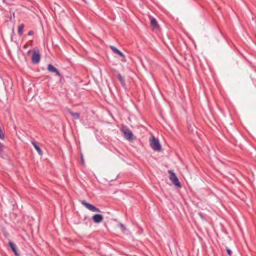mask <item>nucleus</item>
<instances>
[{"mask_svg":"<svg viewBox=\"0 0 256 256\" xmlns=\"http://www.w3.org/2000/svg\"><path fill=\"white\" fill-rule=\"evenodd\" d=\"M168 173L170 174V180L172 182V183L176 188H182V185L179 182L178 178L177 177L176 174L172 170H169Z\"/></svg>","mask_w":256,"mask_h":256,"instance_id":"2","label":"nucleus"},{"mask_svg":"<svg viewBox=\"0 0 256 256\" xmlns=\"http://www.w3.org/2000/svg\"><path fill=\"white\" fill-rule=\"evenodd\" d=\"M32 51V50H30L28 52V54H30Z\"/></svg>","mask_w":256,"mask_h":256,"instance_id":"23","label":"nucleus"},{"mask_svg":"<svg viewBox=\"0 0 256 256\" xmlns=\"http://www.w3.org/2000/svg\"><path fill=\"white\" fill-rule=\"evenodd\" d=\"M199 215L200 216L202 219H204V216L202 213H200Z\"/></svg>","mask_w":256,"mask_h":256,"instance_id":"22","label":"nucleus"},{"mask_svg":"<svg viewBox=\"0 0 256 256\" xmlns=\"http://www.w3.org/2000/svg\"><path fill=\"white\" fill-rule=\"evenodd\" d=\"M48 70L51 73H55L56 76L60 78V82H62V80H64V76L60 73L59 70L55 68L52 64H50L48 66Z\"/></svg>","mask_w":256,"mask_h":256,"instance_id":"3","label":"nucleus"},{"mask_svg":"<svg viewBox=\"0 0 256 256\" xmlns=\"http://www.w3.org/2000/svg\"><path fill=\"white\" fill-rule=\"evenodd\" d=\"M150 146L156 152H160L162 150V146L159 140L153 137L150 142Z\"/></svg>","mask_w":256,"mask_h":256,"instance_id":"4","label":"nucleus"},{"mask_svg":"<svg viewBox=\"0 0 256 256\" xmlns=\"http://www.w3.org/2000/svg\"><path fill=\"white\" fill-rule=\"evenodd\" d=\"M149 18L150 20V24L155 29L159 28L160 26L158 25L156 19L152 18V16H149Z\"/></svg>","mask_w":256,"mask_h":256,"instance_id":"8","label":"nucleus"},{"mask_svg":"<svg viewBox=\"0 0 256 256\" xmlns=\"http://www.w3.org/2000/svg\"><path fill=\"white\" fill-rule=\"evenodd\" d=\"M4 144H2L1 142H0V152H2L3 150H4Z\"/></svg>","mask_w":256,"mask_h":256,"instance_id":"18","label":"nucleus"},{"mask_svg":"<svg viewBox=\"0 0 256 256\" xmlns=\"http://www.w3.org/2000/svg\"><path fill=\"white\" fill-rule=\"evenodd\" d=\"M110 48L111 50L116 54H118L120 57H122L123 59H124V61H126V56L124 54L121 52L119 50L114 46H110Z\"/></svg>","mask_w":256,"mask_h":256,"instance_id":"6","label":"nucleus"},{"mask_svg":"<svg viewBox=\"0 0 256 256\" xmlns=\"http://www.w3.org/2000/svg\"><path fill=\"white\" fill-rule=\"evenodd\" d=\"M68 112L74 120H78L80 118V114L78 112H74L70 109H68Z\"/></svg>","mask_w":256,"mask_h":256,"instance_id":"9","label":"nucleus"},{"mask_svg":"<svg viewBox=\"0 0 256 256\" xmlns=\"http://www.w3.org/2000/svg\"><path fill=\"white\" fill-rule=\"evenodd\" d=\"M2 152H0V154H2Z\"/></svg>","mask_w":256,"mask_h":256,"instance_id":"26","label":"nucleus"},{"mask_svg":"<svg viewBox=\"0 0 256 256\" xmlns=\"http://www.w3.org/2000/svg\"><path fill=\"white\" fill-rule=\"evenodd\" d=\"M24 24H22L21 25H20L18 27V33L19 34L20 36H22L24 34Z\"/></svg>","mask_w":256,"mask_h":256,"instance_id":"13","label":"nucleus"},{"mask_svg":"<svg viewBox=\"0 0 256 256\" xmlns=\"http://www.w3.org/2000/svg\"><path fill=\"white\" fill-rule=\"evenodd\" d=\"M92 220L95 223L99 224L104 220V217L102 214H96L93 216Z\"/></svg>","mask_w":256,"mask_h":256,"instance_id":"7","label":"nucleus"},{"mask_svg":"<svg viewBox=\"0 0 256 256\" xmlns=\"http://www.w3.org/2000/svg\"><path fill=\"white\" fill-rule=\"evenodd\" d=\"M40 58L41 56L39 50L34 51L32 58V63L34 64L40 63Z\"/></svg>","mask_w":256,"mask_h":256,"instance_id":"5","label":"nucleus"},{"mask_svg":"<svg viewBox=\"0 0 256 256\" xmlns=\"http://www.w3.org/2000/svg\"><path fill=\"white\" fill-rule=\"evenodd\" d=\"M34 34V32L33 30H30L28 32V35L29 36H33Z\"/></svg>","mask_w":256,"mask_h":256,"instance_id":"19","label":"nucleus"},{"mask_svg":"<svg viewBox=\"0 0 256 256\" xmlns=\"http://www.w3.org/2000/svg\"><path fill=\"white\" fill-rule=\"evenodd\" d=\"M117 78H118L119 82H120L122 87L126 88V82H125L124 78L122 76V74H118Z\"/></svg>","mask_w":256,"mask_h":256,"instance_id":"11","label":"nucleus"},{"mask_svg":"<svg viewBox=\"0 0 256 256\" xmlns=\"http://www.w3.org/2000/svg\"><path fill=\"white\" fill-rule=\"evenodd\" d=\"M90 210L94 212H100V209H90Z\"/></svg>","mask_w":256,"mask_h":256,"instance_id":"20","label":"nucleus"},{"mask_svg":"<svg viewBox=\"0 0 256 256\" xmlns=\"http://www.w3.org/2000/svg\"><path fill=\"white\" fill-rule=\"evenodd\" d=\"M16 256H20L17 250H16L15 252H14Z\"/></svg>","mask_w":256,"mask_h":256,"instance_id":"21","label":"nucleus"},{"mask_svg":"<svg viewBox=\"0 0 256 256\" xmlns=\"http://www.w3.org/2000/svg\"><path fill=\"white\" fill-rule=\"evenodd\" d=\"M8 245L12 248V252H15L16 250V245L12 241H10L8 242Z\"/></svg>","mask_w":256,"mask_h":256,"instance_id":"14","label":"nucleus"},{"mask_svg":"<svg viewBox=\"0 0 256 256\" xmlns=\"http://www.w3.org/2000/svg\"><path fill=\"white\" fill-rule=\"evenodd\" d=\"M80 159H81V164L82 165L84 166V161L83 155L82 154H81Z\"/></svg>","mask_w":256,"mask_h":256,"instance_id":"17","label":"nucleus"},{"mask_svg":"<svg viewBox=\"0 0 256 256\" xmlns=\"http://www.w3.org/2000/svg\"><path fill=\"white\" fill-rule=\"evenodd\" d=\"M80 202L86 208H96L94 206L88 204L86 200H81Z\"/></svg>","mask_w":256,"mask_h":256,"instance_id":"12","label":"nucleus"},{"mask_svg":"<svg viewBox=\"0 0 256 256\" xmlns=\"http://www.w3.org/2000/svg\"><path fill=\"white\" fill-rule=\"evenodd\" d=\"M118 226L121 228V230L123 232H124L126 230V226L122 223H120L118 224Z\"/></svg>","mask_w":256,"mask_h":256,"instance_id":"15","label":"nucleus"},{"mask_svg":"<svg viewBox=\"0 0 256 256\" xmlns=\"http://www.w3.org/2000/svg\"><path fill=\"white\" fill-rule=\"evenodd\" d=\"M220 34H222V35L223 36H224V35L223 33L222 32V31H221L220 30Z\"/></svg>","mask_w":256,"mask_h":256,"instance_id":"24","label":"nucleus"},{"mask_svg":"<svg viewBox=\"0 0 256 256\" xmlns=\"http://www.w3.org/2000/svg\"><path fill=\"white\" fill-rule=\"evenodd\" d=\"M32 144L34 146L36 150L38 152V154L40 156H42L43 154V152L41 150L40 148V146L38 145L37 142L34 140H32Z\"/></svg>","mask_w":256,"mask_h":256,"instance_id":"10","label":"nucleus"},{"mask_svg":"<svg viewBox=\"0 0 256 256\" xmlns=\"http://www.w3.org/2000/svg\"><path fill=\"white\" fill-rule=\"evenodd\" d=\"M3 2L6 4V0H2Z\"/></svg>","mask_w":256,"mask_h":256,"instance_id":"25","label":"nucleus"},{"mask_svg":"<svg viewBox=\"0 0 256 256\" xmlns=\"http://www.w3.org/2000/svg\"><path fill=\"white\" fill-rule=\"evenodd\" d=\"M226 252H228V254L229 256H232V251L230 250L228 248H226Z\"/></svg>","mask_w":256,"mask_h":256,"instance_id":"16","label":"nucleus"},{"mask_svg":"<svg viewBox=\"0 0 256 256\" xmlns=\"http://www.w3.org/2000/svg\"><path fill=\"white\" fill-rule=\"evenodd\" d=\"M120 130L123 133L124 136L126 140L130 142L134 140V134L132 130L127 126L122 124Z\"/></svg>","mask_w":256,"mask_h":256,"instance_id":"1","label":"nucleus"}]
</instances>
